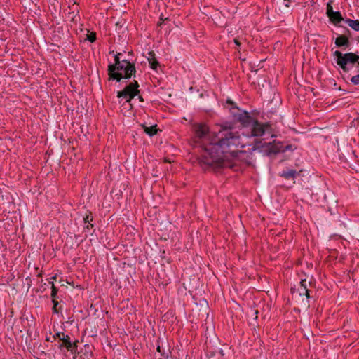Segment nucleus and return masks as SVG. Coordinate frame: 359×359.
Wrapping results in <instances>:
<instances>
[{"mask_svg":"<svg viewBox=\"0 0 359 359\" xmlns=\"http://www.w3.org/2000/svg\"><path fill=\"white\" fill-rule=\"evenodd\" d=\"M193 128L196 137L202 141L203 153L201 161L208 166L227 165L229 156L236 155V148L243 147L245 144L227 124L218 125L217 130L212 132L204 123H196Z\"/></svg>","mask_w":359,"mask_h":359,"instance_id":"obj_1","label":"nucleus"},{"mask_svg":"<svg viewBox=\"0 0 359 359\" xmlns=\"http://www.w3.org/2000/svg\"><path fill=\"white\" fill-rule=\"evenodd\" d=\"M108 71L110 79H116L119 81L122 78H130L135 72V68L130 62L123 60L117 65H109Z\"/></svg>","mask_w":359,"mask_h":359,"instance_id":"obj_2","label":"nucleus"},{"mask_svg":"<svg viewBox=\"0 0 359 359\" xmlns=\"http://www.w3.org/2000/svg\"><path fill=\"white\" fill-rule=\"evenodd\" d=\"M334 55L337 57V63L343 69L344 71H347V65L354 64L359 59V56L352 53L342 54L341 52L336 50Z\"/></svg>","mask_w":359,"mask_h":359,"instance_id":"obj_3","label":"nucleus"},{"mask_svg":"<svg viewBox=\"0 0 359 359\" xmlns=\"http://www.w3.org/2000/svg\"><path fill=\"white\" fill-rule=\"evenodd\" d=\"M139 85L137 81H135L127 86L123 90L118 92V97H124L127 102H130L138 93L137 90Z\"/></svg>","mask_w":359,"mask_h":359,"instance_id":"obj_4","label":"nucleus"},{"mask_svg":"<svg viewBox=\"0 0 359 359\" xmlns=\"http://www.w3.org/2000/svg\"><path fill=\"white\" fill-rule=\"evenodd\" d=\"M269 128L268 126H265L258 123L257 121L255 122L252 126L251 129V136L252 137H259L264 135L266 130Z\"/></svg>","mask_w":359,"mask_h":359,"instance_id":"obj_5","label":"nucleus"},{"mask_svg":"<svg viewBox=\"0 0 359 359\" xmlns=\"http://www.w3.org/2000/svg\"><path fill=\"white\" fill-rule=\"evenodd\" d=\"M225 124H227V126H230V128L232 129V130H233V131L236 132L238 135H240V137H241V140H242V141H243V142L245 143V145H246V144H249V142H248L245 141V139H247V137H245V136L244 135V133H242V135H243V136H241V134H240L238 131L235 130L231 127V126L229 123H226ZM245 147V146H244L243 148H244ZM239 148H241V147H239L236 148V151H238V149H239ZM237 154H238V152H236V155L232 156H229V161H226L227 165H224L223 167H231V159H232L233 158H234V157L237 156Z\"/></svg>","mask_w":359,"mask_h":359,"instance_id":"obj_6","label":"nucleus"},{"mask_svg":"<svg viewBox=\"0 0 359 359\" xmlns=\"http://www.w3.org/2000/svg\"><path fill=\"white\" fill-rule=\"evenodd\" d=\"M308 285H311V283L308 282L306 280H302L300 282L301 290L300 294H305L307 298H309V290L308 289Z\"/></svg>","mask_w":359,"mask_h":359,"instance_id":"obj_7","label":"nucleus"},{"mask_svg":"<svg viewBox=\"0 0 359 359\" xmlns=\"http://www.w3.org/2000/svg\"><path fill=\"white\" fill-rule=\"evenodd\" d=\"M297 175V172L295 170L290 169L284 170L281 172L280 176L287 180L294 179Z\"/></svg>","mask_w":359,"mask_h":359,"instance_id":"obj_8","label":"nucleus"},{"mask_svg":"<svg viewBox=\"0 0 359 359\" xmlns=\"http://www.w3.org/2000/svg\"><path fill=\"white\" fill-rule=\"evenodd\" d=\"M335 44L338 47L347 46L348 44V39L345 36H339L335 40Z\"/></svg>","mask_w":359,"mask_h":359,"instance_id":"obj_9","label":"nucleus"},{"mask_svg":"<svg viewBox=\"0 0 359 359\" xmlns=\"http://www.w3.org/2000/svg\"><path fill=\"white\" fill-rule=\"evenodd\" d=\"M331 21L334 24L339 23L344 20L341 13L338 11H334L332 15L329 16Z\"/></svg>","mask_w":359,"mask_h":359,"instance_id":"obj_10","label":"nucleus"},{"mask_svg":"<svg viewBox=\"0 0 359 359\" xmlns=\"http://www.w3.org/2000/svg\"><path fill=\"white\" fill-rule=\"evenodd\" d=\"M156 127H157L156 125H154V126H143V128H144V132L147 134H148L149 136H153V135H154L155 134L157 133L158 129H157Z\"/></svg>","mask_w":359,"mask_h":359,"instance_id":"obj_11","label":"nucleus"},{"mask_svg":"<svg viewBox=\"0 0 359 359\" xmlns=\"http://www.w3.org/2000/svg\"><path fill=\"white\" fill-rule=\"evenodd\" d=\"M345 22L355 31H359V20L347 19Z\"/></svg>","mask_w":359,"mask_h":359,"instance_id":"obj_12","label":"nucleus"},{"mask_svg":"<svg viewBox=\"0 0 359 359\" xmlns=\"http://www.w3.org/2000/svg\"><path fill=\"white\" fill-rule=\"evenodd\" d=\"M149 55L151 57L148 58L150 67L153 69H156L158 65V62L154 58V54L153 53H150Z\"/></svg>","mask_w":359,"mask_h":359,"instance_id":"obj_13","label":"nucleus"},{"mask_svg":"<svg viewBox=\"0 0 359 359\" xmlns=\"http://www.w3.org/2000/svg\"><path fill=\"white\" fill-rule=\"evenodd\" d=\"M62 338H61V340L63 341V344L60 346V347H62V346H65L66 344H67V341H70V337L68 335L66 334H62Z\"/></svg>","mask_w":359,"mask_h":359,"instance_id":"obj_14","label":"nucleus"},{"mask_svg":"<svg viewBox=\"0 0 359 359\" xmlns=\"http://www.w3.org/2000/svg\"><path fill=\"white\" fill-rule=\"evenodd\" d=\"M67 349L71 352L74 351V348H75V345L73 344L71 341H67V344L65 346Z\"/></svg>","mask_w":359,"mask_h":359,"instance_id":"obj_15","label":"nucleus"},{"mask_svg":"<svg viewBox=\"0 0 359 359\" xmlns=\"http://www.w3.org/2000/svg\"><path fill=\"white\" fill-rule=\"evenodd\" d=\"M351 82L355 85H359V74L353 76L351 79Z\"/></svg>","mask_w":359,"mask_h":359,"instance_id":"obj_16","label":"nucleus"},{"mask_svg":"<svg viewBox=\"0 0 359 359\" xmlns=\"http://www.w3.org/2000/svg\"><path fill=\"white\" fill-rule=\"evenodd\" d=\"M334 12V11H333L332 7L330 5V4H327V14L328 17L330 15H332Z\"/></svg>","mask_w":359,"mask_h":359,"instance_id":"obj_17","label":"nucleus"},{"mask_svg":"<svg viewBox=\"0 0 359 359\" xmlns=\"http://www.w3.org/2000/svg\"><path fill=\"white\" fill-rule=\"evenodd\" d=\"M88 39L90 42H94L95 41V39H96L95 34V33H91L90 34L88 35Z\"/></svg>","mask_w":359,"mask_h":359,"instance_id":"obj_18","label":"nucleus"},{"mask_svg":"<svg viewBox=\"0 0 359 359\" xmlns=\"http://www.w3.org/2000/svg\"><path fill=\"white\" fill-rule=\"evenodd\" d=\"M57 288L55 287V285L53 284L52 285V292H51V296L53 299L55 298L56 297V294H57Z\"/></svg>","mask_w":359,"mask_h":359,"instance_id":"obj_19","label":"nucleus"},{"mask_svg":"<svg viewBox=\"0 0 359 359\" xmlns=\"http://www.w3.org/2000/svg\"><path fill=\"white\" fill-rule=\"evenodd\" d=\"M53 303L54 304L53 305V312L55 313H57L58 311L57 309V305L58 304V302L55 299H53Z\"/></svg>","mask_w":359,"mask_h":359,"instance_id":"obj_20","label":"nucleus"},{"mask_svg":"<svg viewBox=\"0 0 359 359\" xmlns=\"http://www.w3.org/2000/svg\"><path fill=\"white\" fill-rule=\"evenodd\" d=\"M119 55L120 54L116 55L115 56V58H114L115 64H114L113 65H117L118 63H121V61H120V60H119Z\"/></svg>","mask_w":359,"mask_h":359,"instance_id":"obj_21","label":"nucleus"},{"mask_svg":"<svg viewBox=\"0 0 359 359\" xmlns=\"http://www.w3.org/2000/svg\"><path fill=\"white\" fill-rule=\"evenodd\" d=\"M280 149H281V147H280V146H278V145H276V148H275V149H273V151H274V152H278V151H280Z\"/></svg>","mask_w":359,"mask_h":359,"instance_id":"obj_22","label":"nucleus"},{"mask_svg":"<svg viewBox=\"0 0 359 359\" xmlns=\"http://www.w3.org/2000/svg\"><path fill=\"white\" fill-rule=\"evenodd\" d=\"M62 334H65L63 332H57L56 334V337L61 340V338H62Z\"/></svg>","mask_w":359,"mask_h":359,"instance_id":"obj_23","label":"nucleus"},{"mask_svg":"<svg viewBox=\"0 0 359 359\" xmlns=\"http://www.w3.org/2000/svg\"><path fill=\"white\" fill-rule=\"evenodd\" d=\"M233 41L237 46H240V42L237 39H234Z\"/></svg>","mask_w":359,"mask_h":359,"instance_id":"obj_24","label":"nucleus"},{"mask_svg":"<svg viewBox=\"0 0 359 359\" xmlns=\"http://www.w3.org/2000/svg\"><path fill=\"white\" fill-rule=\"evenodd\" d=\"M157 351H160V346H158V348H157Z\"/></svg>","mask_w":359,"mask_h":359,"instance_id":"obj_25","label":"nucleus"},{"mask_svg":"<svg viewBox=\"0 0 359 359\" xmlns=\"http://www.w3.org/2000/svg\"><path fill=\"white\" fill-rule=\"evenodd\" d=\"M358 65H359V62H358Z\"/></svg>","mask_w":359,"mask_h":359,"instance_id":"obj_26","label":"nucleus"}]
</instances>
